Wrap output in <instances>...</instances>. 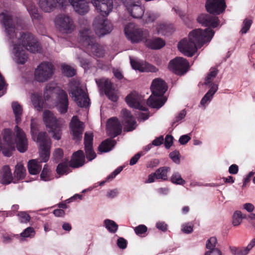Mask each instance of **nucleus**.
<instances>
[{
  "mask_svg": "<svg viewBox=\"0 0 255 255\" xmlns=\"http://www.w3.org/2000/svg\"><path fill=\"white\" fill-rule=\"evenodd\" d=\"M14 176L19 179H23L26 174V169L23 165L20 163L17 164L14 172Z\"/></svg>",
  "mask_w": 255,
  "mask_h": 255,
  "instance_id": "nucleus-37",
  "label": "nucleus"
},
{
  "mask_svg": "<svg viewBox=\"0 0 255 255\" xmlns=\"http://www.w3.org/2000/svg\"><path fill=\"white\" fill-rule=\"evenodd\" d=\"M127 104L130 107L146 111L145 100L143 97L136 92H133L127 96L126 99Z\"/></svg>",
  "mask_w": 255,
  "mask_h": 255,
  "instance_id": "nucleus-15",
  "label": "nucleus"
},
{
  "mask_svg": "<svg viewBox=\"0 0 255 255\" xmlns=\"http://www.w3.org/2000/svg\"><path fill=\"white\" fill-rule=\"evenodd\" d=\"M163 140L164 139L162 136L157 137L152 141V145L153 146H159L163 143Z\"/></svg>",
  "mask_w": 255,
  "mask_h": 255,
  "instance_id": "nucleus-60",
  "label": "nucleus"
},
{
  "mask_svg": "<svg viewBox=\"0 0 255 255\" xmlns=\"http://www.w3.org/2000/svg\"><path fill=\"white\" fill-rule=\"evenodd\" d=\"M226 7L224 0H207L206 7L208 12L214 14L222 13Z\"/></svg>",
  "mask_w": 255,
  "mask_h": 255,
  "instance_id": "nucleus-18",
  "label": "nucleus"
},
{
  "mask_svg": "<svg viewBox=\"0 0 255 255\" xmlns=\"http://www.w3.org/2000/svg\"><path fill=\"white\" fill-rule=\"evenodd\" d=\"M69 93L77 104L81 107L89 106V99L86 93L83 86L81 85L78 80H72L69 84Z\"/></svg>",
  "mask_w": 255,
  "mask_h": 255,
  "instance_id": "nucleus-9",
  "label": "nucleus"
},
{
  "mask_svg": "<svg viewBox=\"0 0 255 255\" xmlns=\"http://www.w3.org/2000/svg\"><path fill=\"white\" fill-rule=\"evenodd\" d=\"M172 27L171 25H168L166 23H160L156 26V30L158 33L166 34L168 32H171Z\"/></svg>",
  "mask_w": 255,
  "mask_h": 255,
  "instance_id": "nucleus-40",
  "label": "nucleus"
},
{
  "mask_svg": "<svg viewBox=\"0 0 255 255\" xmlns=\"http://www.w3.org/2000/svg\"><path fill=\"white\" fill-rule=\"evenodd\" d=\"M66 0H39L40 7L45 12H50L57 7H63L66 5Z\"/></svg>",
  "mask_w": 255,
  "mask_h": 255,
  "instance_id": "nucleus-19",
  "label": "nucleus"
},
{
  "mask_svg": "<svg viewBox=\"0 0 255 255\" xmlns=\"http://www.w3.org/2000/svg\"><path fill=\"white\" fill-rule=\"evenodd\" d=\"M189 63L184 58L178 57L171 60L168 64V69L177 75H183L187 72Z\"/></svg>",
  "mask_w": 255,
  "mask_h": 255,
  "instance_id": "nucleus-12",
  "label": "nucleus"
},
{
  "mask_svg": "<svg viewBox=\"0 0 255 255\" xmlns=\"http://www.w3.org/2000/svg\"><path fill=\"white\" fill-rule=\"evenodd\" d=\"M214 35V31L210 28L194 29L189 33L188 37L178 43V49L184 55L191 57L198 48L209 43Z\"/></svg>",
  "mask_w": 255,
  "mask_h": 255,
  "instance_id": "nucleus-2",
  "label": "nucleus"
},
{
  "mask_svg": "<svg viewBox=\"0 0 255 255\" xmlns=\"http://www.w3.org/2000/svg\"><path fill=\"white\" fill-rule=\"evenodd\" d=\"M191 139L190 134H184L181 136L179 139V142L181 144L184 145L186 144Z\"/></svg>",
  "mask_w": 255,
  "mask_h": 255,
  "instance_id": "nucleus-55",
  "label": "nucleus"
},
{
  "mask_svg": "<svg viewBox=\"0 0 255 255\" xmlns=\"http://www.w3.org/2000/svg\"><path fill=\"white\" fill-rule=\"evenodd\" d=\"M186 115V112L185 110L181 111L179 113L174 119V124L178 123L183 120Z\"/></svg>",
  "mask_w": 255,
  "mask_h": 255,
  "instance_id": "nucleus-53",
  "label": "nucleus"
},
{
  "mask_svg": "<svg viewBox=\"0 0 255 255\" xmlns=\"http://www.w3.org/2000/svg\"><path fill=\"white\" fill-rule=\"evenodd\" d=\"M54 22L56 27L63 33H71L75 29V25L72 19L68 15H58L55 18Z\"/></svg>",
  "mask_w": 255,
  "mask_h": 255,
  "instance_id": "nucleus-11",
  "label": "nucleus"
},
{
  "mask_svg": "<svg viewBox=\"0 0 255 255\" xmlns=\"http://www.w3.org/2000/svg\"><path fill=\"white\" fill-rule=\"evenodd\" d=\"M62 72L67 77H72L75 74V71L73 68L68 65H63Z\"/></svg>",
  "mask_w": 255,
  "mask_h": 255,
  "instance_id": "nucleus-45",
  "label": "nucleus"
},
{
  "mask_svg": "<svg viewBox=\"0 0 255 255\" xmlns=\"http://www.w3.org/2000/svg\"><path fill=\"white\" fill-rule=\"evenodd\" d=\"M246 218L240 211H235L232 217V224L234 226H238L243 221V219Z\"/></svg>",
  "mask_w": 255,
  "mask_h": 255,
  "instance_id": "nucleus-38",
  "label": "nucleus"
},
{
  "mask_svg": "<svg viewBox=\"0 0 255 255\" xmlns=\"http://www.w3.org/2000/svg\"><path fill=\"white\" fill-rule=\"evenodd\" d=\"M150 89L152 94L147 100V104L151 108L159 109L166 101L163 95L167 90V84L162 79L155 78L152 82Z\"/></svg>",
  "mask_w": 255,
  "mask_h": 255,
  "instance_id": "nucleus-6",
  "label": "nucleus"
},
{
  "mask_svg": "<svg viewBox=\"0 0 255 255\" xmlns=\"http://www.w3.org/2000/svg\"><path fill=\"white\" fill-rule=\"evenodd\" d=\"M31 101L34 108L40 111L44 107V103L41 100V96L37 93H33L31 96Z\"/></svg>",
  "mask_w": 255,
  "mask_h": 255,
  "instance_id": "nucleus-32",
  "label": "nucleus"
},
{
  "mask_svg": "<svg viewBox=\"0 0 255 255\" xmlns=\"http://www.w3.org/2000/svg\"><path fill=\"white\" fill-rule=\"evenodd\" d=\"M17 216L19 221L21 223H26L30 220V217L24 212H19Z\"/></svg>",
  "mask_w": 255,
  "mask_h": 255,
  "instance_id": "nucleus-47",
  "label": "nucleus"
},
{
  "mask_svg": "<svg viewBox=\"0 0 255 255\" xmlns=\"http://www.w3.org/2000/svg\"><path fill=\"white\" fill-rule=\"evenodd\" d=\"M106 129L109 135L115 137L121 133L122 126L117 118H112L108 121Z\"/></svg>",
  "mask_w": 255,
  "mask_h": 255,
  "instance_id": "nucleus-22",
  "label": "nucleus"
},
{
  "mask_svg": "<svg viewBox=\"0 0 255 255\" xmlns=\"http://www.w3.org/2000/svg\"><path fill=\"white\" fill-rule=\"evenodd\" d=\"M97 11L102 16H107L113 9L112 0H92Z\"/></svg>",
  "mask_w": 255,
  "mask_h": 255,
  "instance_id": "nucleus-17",
  "label": "nucleus"
},
{
  "mask_svg": "<svg viewBox=\"0 0 255 255\" xmlns=\"http://www.w3.org/2000/svg\"><path fill=\"white\" fill-rule=\"evenodd\" d=\"M116 141L112 139H106L99 146V150L102 152H106L110 151L115 146Z\"/></svg>",
  "mask_w": 255,
  "mask_h": 255,
  "instance_id": "nucleus-35",
  "label": "nucleus"
},
{
  "mask_svg": "<svg viewBox=\"0 0 255 255\" xmlns=\"http://www.w3.org/2000/svg\"><path fill=\"white\" fill-rule=\"evenodd\" d=\"M252 24V20L250 19L246 18L243 22L242 27L240 30L242 34H245L249 30Z\"/></svg>",
  "mask_w": 255,
  "mask_h": 255,
  "instance_id": "nucleus-44",
  "label": "nucleus"
},
{
  "mask_svg": "<svg viewBox=\"0 0 255 255\" xmlns=\"http://www.w3.org/2000/svg\"><path fill=\"white\" fill-rule=\"evenodd\" d=\"M75 11L80 14H84L88 12L89 7L85 0H69Z\"/></svg>",
  "mask_w": 255,
  "mask_h": 255,
  "instance_id": "nucleus-25",
  "label": "nucleus"
},
{
  "mask_svg": "<svg viewBox=\"0 0 255 255\" xmlns=\"http://www.w3.org/2000/svg\"><path fill=\"white\" fill-rule=\"evenodd\" d=\"M13 179L10 167L7 165L3 166L0 172V182L3 184H10Z\"/></svg>",
  "mask_w": 255,
  "mask_h": 255,
  "instance_id": "nucleus-27",
  "label": "nucleus"
},
{
  "mask_svg": "<svg viewBox=\"0 0 255 255\" xmlns=\"http://www.w3.org/2000/svg\"><path fill=\"white\" fill-rule=\"evenodd\" d=\"M170 158L176 164L180 163V153L177 151H174L171 152L169 154Z\"/></svg>",
  "mask_w": 255,
  "mask_h": 255,
  "instance_id": "nucleus-50",
  "label": "nucleus"
},
{
  "mask_svg": "<svg viewBox=\"0 0 255 255\" xmlns=\"http://www.w3.org/2000/svg\"><path fill=\"white\" fill-rule=\"evenodd\" d=\"M80 41L88 51H91L95 56H103L104 50L102 46L94 42L89 25L81 27L80 30Z\"/></svg>",
  "mask_w": 255,
  "mask_h": 255,
  "instance_id": "nucleus-7",
  "label": "nucleus"
},
{
  "mask_svg": "<svg viewBox=\"0 0 255 255\" xmlns=\"http://www.w3.org/2000/svg\"><path fill=\"white\" fill-rule=\"evenodd\" d=\"M0 20L3 25L8 38L12 43V58L17 64H23L27 60V54L23 48L31 52H38L40 47L37 40L30 33L21 34L17 38L15 26L7 11L0 14Z\"/></svg>",
  "mask_w": 255,
  "mask_h": 255,
  "instance_id": "nucleus-1",
  "label": "nucleus"
},
{
  "mask_svg": "<svg viewBox=\"0 0 255 255\" xmlns=\"http://www.w3.org/2000/svg\"><path fill=\"white\" fill-rule=\"evenodd\" d=\"M238 166L236 164H232L229 168V172L230 174H236L238 173Z\"/></svg>",
  "mask_w": 255,
  "mask_h": 255,
  "instance_id": "nucleus-62",
  "label": "nucleus"
},
{
  "mask_svg": "<svg viewBox=\"0 0 255 255\" xmlns=\"http://www.w3.org/2000/svg\"><path fill=\"white\" fill-rule=\"evenodd\" d=\"M93 135L92 133H85L84 143L87 158L91 161L94 159L96 154L92 149Z\"/></svg>",
  "mask_w": 255,
  "mask_h": 255,
  "instance_id": "nucleus-23",
  "label": "nucleus"
},
{
  "mask_svg": "<svg viewBox=\"0 0 255 255\" xmlns=\"http://www.w3.org/2000/svg\"><path fill=\"white\" fill-rule=\"evenodd\" d=\"M96 83L98 86L105 91L106 95L112 101L116 102L118 99V93L117 90L112 88L111 81L107 79L102 78L97 80Z\"/></svg>",
  "mask_w": 255,
  "mask_h": 255,
  "instance_id": "nucleus-14",
  "label": "nucleus"
},
{
  "mask_svg": "<svg viewBox=\"0 0 255 255\" xmlns=\"http://www.w3.org/2000/svg\"><path fill=\"white\" fill-rule=\"evenodd\" d=\"M83 123L79 121L76 116H74L70 122V128L73 139L76 141L81 139L84 130Z\"/></svg>",
  "mask_w": 255,
  "mask_h": 255,
  "instance_id": "nucleus-20",
  "label": "nucleus"
},
{
  "mask_svg": "<svg viewBox=\"0 0 255 255\" xmlns=\"http://www.w3.org/2000/svg\"><path fill=\"white\" fill-rule=\"evenodd\" d=\"M122 113L125 118L126 125V130L131 131L134 129L136 127V122L130 116V113L126 109H124Z\"/></svg>",
  "mask_w": 255,
  "mask_h": 255,
  "instance_id": "nucleus-29",
  "label": "nucleus"
},
{
  "mask_svg": "<svg viewBox=\"0 0 255 255\" xmlns=\"http://www.w3.org/2000/svg\"><path fill=\"white\" fill-rule=\"evenodd\" d=\"M173 137L170 135H167L165 138V146L166 148H169L171 147L173 143Z\"/></svg>",
  "mask_w": 255,
  "mask_h": 255,
  "instance_id": "nucleus-56",
  "label": "nucleus"
},
{
  "mask_svg": "<svg viewBox=\"0 0 255 255\" xmlns=\"http://www.w3.org/2000/svg\"><path fill=\"white\" fill-rule=\"evenodd\" d=\"M70 172V169L67 163L59 164L57 167V173L59 175L67 174Z\"/></svg>",
  "mask_w": 255,
  "mask_h": 255,
  "instance_id": "nucleus-43",
  "label": "nucleus"
},
{
  "mask_svg": "<svg viewBox=\"0 0 255 255\" xmlns=\"http://www.w3.org/2000/svg\"><path fill=\"white\" fill-rule=\"evenodd\" d=\"M124 3L126 10L133 18H139L143 14L144 10L139 4V0H132Z\"/></svg>",
  "mask_w": 255,
  "mask_h": 255,
  "instance_id": "nucleus-16",
  "label": "nucleus"
},
{
  "mask_svg": "<svg viewBox=\"0 0 255 255\" xmlns=\"http://www.w3.org/2000/svg\"><path fill=\"white\" fill-rule=\"evenodd\" d=\"M104 226L111 233H115L118 229V225L113 220L106 219L104 221Z\"/></svg>",
  "mask_w": 255,
  "mask_h": 255,
  "instance_id": "nucleus-36",
  "label": "nucleus"
},
{
  "mask_svg": "<svg viewBox=\"0 0 255 255\" xmlns=\"http://www.w3.org/2000/svg\"><path fill=\"white\" fill-rule=\"evenodd\" d=\"M32 138L36 141L39 147L40 158L41 162H47L50 156L51 139L46 132H40L38 134L39 128L38 122L37 119H32L30 124Z\"/></svg>",
  "mask_w": 255,
  "mask_h": 255,
  "instance_id": "nucleus-5",
  "label": "nucleus"
},
{
  "mask_svg": "<svg viewBox=\"0 0 255 255\" xmlns=\"http://www.w3.org/2000/svg\"><path fill=\"white\" fill-rule=\"evenodd\" d=\"M218 74V70L214 68H211L205 78L204 84L210 88L213 84H217L215 81V78Z\"/></svg>",
  "mask_w": 255,
  "mask_h": 255,
  "instance_id": "nucleus-30",
  "label": "nucleus"
},
{
  "mask_svg": "<svg viewBox=\"0 0 255 255\" xmlns=\"http://www.w3.org/2000/svg\"><path fill=\"white\" fill-rule=\"evenodd\" d=\"M11 108L15 116V122L18 124L21 121V116L22 114L23 109L21 106L16 102L11 103Z\"/></svg>",
  "mask_w": 255,
  "mask_h": 255,
  "instance_id": "nucleus-34",
  "label": "nucleus"
},
{
  "mask_svg": "<svg viewBox=\"0 0 255 255\" xmlns=\"http://www.w3.org/2000/svg\"><path fill=\"white\" fill-rule=\"evenodd\" d=\"M197 21L205 26H210L213 28L219 25V20L217 17H211L208 14H202L198 16Z\"/></svg>",
  "mask_w": 255,
  "mask_h": 255,
  "instance_id": "nucleus-24",
  "label": "nucleus"
},
{
  "mask_svg": "<svg viewBox=\"0 0 255 255\" xmlns=\"http://www.w3.org/2000/svg\"><path fill=\"white\" fill-rule=\"evenodd\" d=\"M125 33L127 37L131 42H143L148 47L158 49L162 48L165 45V42L159 38L148 39L149 33L146 30H142L139 28L134 23H130L127 24L125 28Z\"/></svg>",
  "mask_w": 255,
  "mask_h": 255,
  "instance_id": "nucleus-3",
  "label": "nucleus"
},
{
  "mask_svg": "<svg viewBox=\"0 0 255 255\" xmlns=\"http://www.w3.org/2000/svg\"><path fill=\"white\" fill-rule=\"evenodd\" d=\"M170 168L167 167H163L157 169L155 173L156 178L166 180L167 179V173Z\"/></svg>",
  "mask_w": 255,
  "mask_h": 255,
  "instance_id": "nucleus-39",
  "label": "nucleus"
},
{
  "mask_svg": "<svg viewBox=\"0 0 255 255\" xmlns=\"http://www.w3.org/2000/svg\"><path fill=\"white\" fill-rule=\"evenodd\" d=\"M85 162V156L82 150H78L73 153L70 162V166L79 167L82 166Z\"/></svg>",
  "mask_w": 255,
  "mask_h": 255,
  "instance_id": "nucleus-28",
  "label": "nucleus"
},
{
  "mask_svg": "<svg viewBox=\"0 0 255 255\" xmlns=\"http://www.w3.org/2000/svg\"><path fill=\"white\" fill-rule=\"evenodd\" d=\"M80 62L81 63V65L82 67H83L85 70L89 68V65H90L89 61L85 59H80Z\"/></svg>",
  "mask_w": 255,
  "mask_h": 255,
  "instance_id": "nucleus-64",
  "label": "nucleus"
},
{
  "mask_svg": "<svg viewBox=\"0 0 255 255\" xmlns=\"http://www.w3.org/2000/svg\"><path fill=\"white\" fill-rule=\"evenodd\" d=\"M40 178L42 180L47 181L53 178L51 174V171L46 165H45L40 174Z\"/></svg>",
  "mask_w": 255,
  "mask_h": 255,
  "instance_id": "nucleus-41",
  "label": "nucleus"
},
{
  "mask_svg": "<svg viewBox=\"0 0 255 255\" xmlns=\"http://www.w3.org/2000/svg\"><path fill=\"white\" fill-rule=\"evenodd\" d=\"M243 208L248 212H252L255 209V206L253 204L248 203H245L243 205Z\"/></svg>",
  "mask_w": 255,
  "mask_h": 255,
  "instance_id": "nucleus-61",
  "label": "nucleus"
},
{
  "mask_svg": "<svg viewBox=\"0 0 255 255\" xmlns=\"http://www.w3.org/2000/svg\"><path fill=\"white\" fill-rule=\"evenodd\" d=\"M40 162L36 159L30 160L28 163V169L30 174L36 175L39 173L41 168Z\"/></svg>",
  "mask_w": 255,
  "mask_h": 255,
  "instance_id": "nucleus-31",
  "label": "nucleus"
},
{
  "mask_svg": "<svg viewBox=\"0 0 255 255\" xmlns=\"http://www.w3.org/2000/svg\"><path fill=\"white\" fill-rule=\"evenodd\" d=\"M181 230L183 232L186 234L190 233L193 231V226L191 224L189 223L183 224Z\"/></svg>",
  "mask_w": 255,
  "mask_h": 255,
  "instance_id": "nucleus-52",
  "label": "nucleus"
},
{
  "mask_svg": "<svg viewBox=\"0 0 255 255\" xmlns=\"http://www.w3.org/2000/svg\"><path fill=\"white\" fill-rule=\"evenodd\" d=\"M230 251L233 255H247V252L244 248H237L230 247Z\"/></svg>",
  "mask_w": 255,
  "mask_h": 255,
  "instance_id": "nucleus-46",
  "label": "nucleus"
},
{
  "mask_svg": "<svg viewBox=\"0 0 255 255\" xmlns=\"http://www.w3.org/2000/svg\"><path fill=\"white\" fill-rule=\"evenodd\" d=\"M54 74L53 65L48 62H43L35 69L34 78L35 81L44 83L50 79Z\"/></svg>",
  "mask_w": 255,
  "mask_h": 255,
  "instance_id": "nucleus-10",
  "label": "nucleus"
},
{
  "mask_svg": "<svg viewBox=\"0 0 255 255\" xmlns=\"http://www.w3.org/2000/svg\"><path fill=\"white\" fill-rule=\"evenodd\" d=\"M43 121L46 128H49L53 138L59 140L62 134L61 130L63 126V122L57 119L53 114L48 110L44 111Z\"/></svg>",
  "mask_w": 255,
  "mask_h": 255,
  "instance_id": "nucleus-8",
  "label": "nucleus"
},
{
  "mask_svg": "<svg viewBox=\"0 0 255 255\" xmlns=\"http://www.w3.org/2000/svg\"><path fill=\"white\" fill-rule=\"evenodd\" d=\"M36 234L34 229L31 227H28L25 229L18 236V239L21 241H24L26 239L33 238Z\"/></svg>",
  "mask_w": 255,
  "mask_h": 255,
  "instance_id": "nucleus-33",
  "label": "nucleus"
},
{
  "mask_svg": "<svg viewBox=\"0 0 255 255\" xmlns=\"http://www.w3.org/2000/svg\"><path fill=\"white\" fill-rule=\"evenodd\" d=\"M172 183L177 185H184L185 181L181 177V175L178 172H174L171 177Z\"/></svg>",
  "mask_w": 255,
  "mask_h": 255,
  "instance_id": "nucleus-42",
  "label": "nucleus"
},
{
  "mask_svg": "<svg viewBox=\"0 0 255 255\" xmlns=\"http://www.w3.org/2000/svg\"><path fill=\"white\" fill-rule=\"evenodd\" d=\"M218 89V84H213L200 101V106L205 109L211 102L214 95Z\"/></svg>",
  "mask_w": 255,
  "mask_h": 255,
  "instance_id": "nucleus-26",
  "label": "nucleus"
},
{
  "mask_svg": "<svg viewBox=\"0 0 255 255\" xmlns=\"http://www.w3.org/2000/svg\"><path fill=\"white\" fill-rule=\"evenodd\" d=\"M93 27L96 34L100 36L110 33L113 29L111 22L103 17L96 18Z\"/></svg>",
  "mask_w": 255,
  "mask_h": 255,
  "instance_id": "nucleus-13",
  "label": "nucleus"
},
{
  "mask_svg": "<svg viewBox=\"0 0 255 255\" xmlns=\"http://www.w3.org/2000/svg\"><path fill=\"white\" fill-rule=\"evenodd\" d=\"M143 154H142L141 152H139L136 154L134 156H133L130 160V165H134L138 161V160L139 159V158L141 157V155H142Z\"/></svg>",
  "mask_w": 255,
  "mask_h": 255,
  "instance_id": "nucleus-57",
  "label": "nucleus"
},
{
  "mask_svg": "<svg viewBox=\"0 0 255 255\" xmlns=\"http://www.w3.org/2000/svg\"><path fill=\"white\" fill-rule=\"evenodd\" d=\"M205 255H222V252L218 249L209 250L205 253Z\"/></svg>",
  "mask_w": 255,
  "mask_h": 255,
  "instance_id": "nucleus-58",
  "label": "nucleus"
},
{
  "mask_svg": "<svg viewBox=\"0 0 255 255\" xmlns=\"http://www.w3.org/2000/svg\"><path fill=\"white\" fill-rule=\"evenodd\" d=\"M147 230V227L144 225H140L135 227L134 229L135 234L139 236H141L143 234L146 233Z\"/></svg>",
  "mask_w": 255,
  "mask_h": 255,
  "instance_id": "nucleus-49",
  "label": "nucleus"
},
{
  "mask_svg": "<svg viewBox=\"0 0 255 255\" xmlns=\"http://www.w3.org/2000/svg\"><path fill=\"white\" fill-rule=\"evenodd\" d=\"M156 228L162 231H166L167 229V225L163 222H158L156 224Z\"/></svg>",
  "mask_w": 255,
  "mask_h": 255,
  "instance_id": "nucleus-59",
  "label": "nucleus"
},
{
  "mask_svg": "<svg viewBox=\"0 0 255 255\" xmlns=\"http://www.w3.org/2000/svg\"><path fill=\"white\" fill-rule=\"evenodd\" d=\"M44 98L46 104L48 105H50L51 101H54L52 103L61 114L67 112L68 107L67 95L55 82H52L46 85L44 92Z\"/></svg>",
  "mask_w": 255,
  "mask_h": 255,
  "instance_id": "nucleus-4",
  "label": "nucleus"
},
{
  "mask_svg": "<svg viewBox=\"0 0 255 255\" xmlns=\"http://www.w3.org/2000/svg\"><path fill=\"white\" fill-rule=\"evenodd\" d=\"M130 64L132 68L135 70L141 72H156L158 69L154 66L145 62H140L130 58Z\"/></svg>",
  "mask_w": 255,
  "mask_h": 255,
  "instance_id": "nucleus-21",
  "label": "nucleus"
},
{
  "mask_svg": "<svg viewBox=\"0 0 255 255\" xmlns=\"http://www.w3.org/2000/svg\"><path fill=\"white\" fill-rule=\"evenodd\" d=\"M255 246V239H253L251 240V241L250 242V243L248 244V245L246 247L244 248L245 251L247 252V254H248L250 251L252 250V249Z\"/></svg>",
  "mask_w": 255,
  "mask_h": 255,
  "instance_id": "nucleus-63",
  "label": "nucleus"
},
{
  "mask_svg": "<svg viewBox=\"0 0 255 255\" xmlns=\"http://www.w3.org/2000/svg\"><path fill=\"white\" fill-rule=\"evenodd\" d=\"M117 245L121 249H125L127 246V242L123 238H119L117 241Z\"/></svg>",
  "mask_w": 255,
  "mask_h": 255,
  "instance_id": "nucleus-54",
  "label": "nucleus"
},
{
  "mask_svg": "<svg viewBox=\"0 0 255 255\" xmlns=\"http://www.w3.org/2000/svg\"><path fill=\"white\" fill-rule=\"evenodd\" d=\"M217 244V239L215 237H211L208 239L206 243V248L209 250L216 249L215 248Z\"/></svg>",
  "mask_w": 255,
  "mask_h": 255,
  "instance_id": "nucleus-48",
  "label": "nucleus"
},
{
  "mask_svg": "<svg viewBox=\"0 0 255 255\" xmlns=\"http://www.w3.org/2000/svg\"><path fill=\"white\" fill-rule=\"evenodd\" d=\"M123 169V167L122 166H120L117 168L107 177L106 181H109L112 180L122 171Z\"/></svg>",
  "mask_w": 255,
  "mask_h": 255,
  "instance_id": "nucleus-51",
  "label": "nucleus"
}]
</instances>
